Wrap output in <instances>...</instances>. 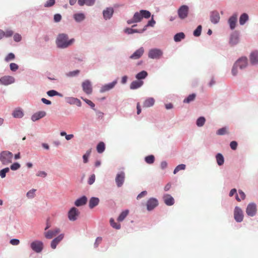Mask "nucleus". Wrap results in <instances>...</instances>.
<instances>
[{
    "mask_svg": "<svg viewBox=\"0 0 258 258\" xmlns=\"http://www.w3.org/2000/svg\"><path fill=\"white\" fill-rule=\"evenodd\" d=\"M74 41V39L69 40L67 34H60L58 35L56 40V44L58 47L64 48L71 45Z\"/></svg>",
    "mask_w": 258,
    "mask_h": 258,
    "instance_id": "1",
    "label": "nucleus"
},
{
    "mask_svg": "<svg viewBox=\"0 0 258 258\" xmlns=\"http://www.w3.org/2000/svg\"><path fill=\"white\" fill-rule=\"evenodd\" d=\"M151 16V13L147 10H141L139 12L135 13L132 19L127 21L128 24L141 22L143 18L148 19Z\"/></svg>",
    "mask_w": 258,
    "mask_h": 258,
    "instance_id": "2",
    "label": "nucleus"
},
{
    "mask_svg": "<svg viewBox=\"0 0 258 258\" xmlns=\"http://www.w3.org/2000/svg\"><path fill=\"white\" fill-rule=\"evenodd\" d=\"M13 154L10 151H4L0 153V161L3 165H8L12 162Z\"/></svg>",
    "mask_w": 258,
    "mask_h": 258,
    "instance_id": "3",
    "label": "nucleus"
},
{
    "mask_svg": "<svg viewBox=\"0 0 258 258\" xmlns=\"http://www.w3.org/2000/svg\"><path fill=\"white\" fill-rule=\"evenodd\" d=\"M247 65V59L246 57L240 58L234 64L232 70V74L233 76L237 75V72H235L236 68H239L240 69L245 68Z\"/></svg>",
    "mask_w": 258,
    "mask_h": 258,
    "instance_id": "4",
    "label": "nucleus"
},
{
    "mask_svg": "<svg viewBox=\"0 0 258 258\" xmlns=\"http://www.w3.org/2000/svg\"><path fill=\"white\" fill-rule=\"evenodd\" d=\"M31 248L36 253H40L43 249V243L39 240H35L30 244Z\"/></svg>",
    "mask_w": 258,
    "mask_h": 258,
    "instance_id": "5",
    "label": "nucleus"
},
{
    "mask_svg": "<svg viewBox=\"0 0 258 258\" xmlns=\"http://www.w3.org/2000/svg\"><path fill=\"white\" fill-rule=\"evenodd\" d=\"M162 54L163 52L160 49H152L149 51L148 56L152 59H159Z\"/></svg>",
    "mask_w": 258,
    "mask_h": 258,
    "instance_id": "6",
    "label": "nucleus"
},
{
    "mask_svg": "<svg viewBox=\"0 0 258 258\" xmlns=\"http://www.w3.org/2000/svg\"><path fill=\"white\" fill-rule=\"evenodd\" d=\"M188 13V7L186 5L181 6L178 10V15L181 19L187 17Z\"/></svg>",
    "mask_w": 258,
    "mask_h": 258,
    "instance_id": "7",
    "label": "nucleus"
},
{
    "mask_svg": "<svg viewBox=\"0 0 258 258\" xmlns=\"http://www.w3.org/2000/svg\"><path fill=\"white\" fill-rule=\"evenodd\" d=\"M234 219L237 222H241L243 219V214L242 210L238 207H236L234 211Z\"/></svg>",
    "mask_w": 258,
    "mask_h": 258,
    "instance_id": "8",
    "label": "nucleus"
},
{
    "mask_svg": "<svg viewBox=\"0 0 258 258\" xmlns=\"http://www.w3.org/2000/svg\"><path fill=\"white\" fill-rule=\"evenodd\" d=\"M79 214V210L76 208L73 207L68 212V218L71 221H75L77 220Z\"/></svg>",
    "mask_w": 258,
    "mask_h": 258,
    "instance_id": "9",
    "label": "nucleus"
},
{
    "mask_svg": "<svg viewBox=\"0 0 258 258\" xmlns=\"http://www.w3.org/2000/svg\"><path fill=\"white\" fill-rule=\"evenodd\" d=\"M15 82V78L10 76H5L0 78V83L2 85L7 86Z\"/></svg>",
    "mask_w": 258,
    "mask_h": 258,
    "instance_id": "10",
    "label": "nucleus"
},
{
    "mask_svg": "<svg viewBox=\"0 0 258 258\" xmlns=\"http://www.w3.org/2000/svg\"><path fill=\"white\" fill-rule=\"evenodd\" d=\"M158 205V201L155 198H150L146 203L147 209L148 211H152Z\"/></svg>",
    "mask_w": 258,
    "mask_h": 258,
    "instance_id": "11",
    "label": "nucleus"
},
{
    "mask_svg": "<svg viewBox=\"0 0 258 258\" xmlns=\"http://www.w3.org/2000/svg\"><path fill=\"white\" fill-rule=\"evenodd\" d=\"M256 211V205L254 203H250L246 208V213L247 215L252 217L255 215Z\"/></svg>",
    "mask_w": 258,
    "mask_h": 258,
    "instance_id": "12",
    "label": "nucleus"
},
{
    "mask_svg": "<svg viewBox=\"0 0 258 258\" xmlns=\"http://www.w3.org/2000/svg\"><path fill=\"white\" fill-rule=\"evenodd\" d=\"M125 180V173L124 172L121 171L117 173L115 177V182L117 186L119 187H121Z\"/></svg>",
    "mask_w": 258,
    "mask_h": 258,
    "instance_id": "13",
    "label": "nucleus"
},
{
    "mask_svg": "<svg viewBox=\"0 0 258 258\" xmlns=\"http://www.w3.org/2000/svg\"><path fill=\"white\" fill-rule=\"evenodd\" d=\"M60 230L59 228H56L53 230H49L47 232H44L45 237L47 239H51L53 237L56 236Z\"/></svg>",
    "mask_w": 258,
    "mask_h": 258,
    "instance_id": "14",
    "label": "nucleus"
},
{
    "mask_svg": "<svg viewBox=\"0 0 258 258\" xmlns=\"http://www.w3.org/2000/svg\"><path fill=\"white\" fill-rule=\"evenodd\" d=\"M82 88L83 91L87 94H90L92 92V88L91 86V84L89 81L86 80L83 82L82 83Z\"/></svg>",
    "mask_w": 258,
    "mask_h": 258,
    "instance_id": "15",
    "label": "nucleus"
},
{
    "mask_svg": "<svg viewBox=\"0 0 258 258\" xmlns=\"http://www.w3.org/2000/svg\"><path fill=\"white\" fill-rule=\"evenodd\" d=\"M144 52V49L143 47H141L131 55L130 58L133 59H139L143 55Z\"/></svg>",
    "mask_w": 258,
    "mask_h": 258,
    "instance_id": "16",
    "label": "nucleus"
},
{
    "mask_svg": "<svg viewBox=\"0 0 258 258\" xmlns=\"http://www.w3.org/2000/svg\"><path fill=\"white\" fill-rule=\"evenodd\" d=\"M239 42V35L236 32H233L230 36L229 43L231 46L237 44Z\"/></svg>",
    "mask_w": 258,
    "mask_h": 258,
    "instance_id": "17",
    "label": "nucleus"
},
{
    "mask_svg": "<svg viewBox=\"0 0 258 258\" xmlns=\"http://www.w3.org/2000/svg\"><path fill=\"white\" fill-rule=\"evenodd\" d=\"M220 15L217 11H213L210 14L211 21L214 24H217L219 22Z\"/></svg>",
    "mask_w": 258,
    "mask_h": 258,
    "instance_id": "18",
    "label": "nucleus"
},
{
    "mask_svg": "<svg viewBox=\"0 0 258 258\" xmlns=\"http://www.w3.org/2000/svg\"><path fill=\"white\" fill-rule=\"evenodd\" d=\"M64 237V234H61L57 237L53 239L51 242V247L52 249H55L57 245L62 240Z\"/></svg>",
    "mask_w": 258,
    "mask_h": 258,
    "instance_id": "19",
    "label": "nucleus"
},
{
    "mask_svg": "<svg viewBox=\"0 0 258 258\" xmlns=\"http://www.w3.org/2000/svg\"><path fill=\"white\" fill-rule=\"evenodd\" d=\"M116 83L117 80H115L110 83L103 85L100 89V92L103 93L109 91L114 88Z\"/></svg>",
    "mask_w": 258,
    "mask_h": 258,
    "instance_id": "20",
    "label": "nucleus"
},
{
    "mask_svg": "<svg viewBox=\"0 0 258 258\" xmlns=\"http://www.w3.org/2000/svg\"><path fill=\"white\" fill-rule=\"evenodd\" d=\"M249 59L251 64L254 65L258 63V51H255L252 52L249 56Z\"/></svg>",
    "mask_w": 258,
    "mask_h": 258,
    "instance_id": "21",
    "label": "nucleus"
},
{
    "mask_svg": "<svg viewBox=\"0 0 258 258\" xmlns=\"http://www.w3.org/2000/svg\"><path fill=\"white\" fill-rule=\"evenodd\" d=\"M46 112L44 111H41L34 113L31 117V119L35 121L46 115Z\"/></svg>",
    "mask_w": 258,
    "mask_h": 258,
    "instance_id": "22",
    "label": "nucleus"
},
{
    "mask_svg": "<svg viewBox=\"0 0 258 258\" xmlns=\"http://www.w3.org/2000/svg\"><path fill=\"white\" fill-rule=\"evenodd\" d=\"M113 13V9L112 8H108L103 12L104 18L106 20L110 19Z\"/></svg>",
    "mask_w": 258,
    "mask_h": 258,
    "instance_id": "23",
    "label": "nucleus"
},
{
    "mask_svg": "<svg viewBox=\"0 0 258 258\" xmlns=\"http://www.w3.org/2000/svg\"><path fill=\"white\" fill-rule=\"evenodd\" d=\"M164 202L167 206H172L174 203V199L169 195H166L163 197Z\"/></svg>",
    "mask_w": 258,
    "mask_h": 258,
    "instance_id": "24",
    "label": "nucleus"
},
{
    "mask_svg": "<svg viewBox=\"0 0 258 258\" xmlns=\"http://www.w3.org/2000/svg\"><path fill=\"white\" fill-rule=\"evenodd\" d=\"M237 15H233L228 20V23L231 29H234L236 26Z\"/></svg>",
    "mask_w": 258,
    "mask_h": 258,
    "instance_id": "25",
    "label": "nucleus"
},
{
    "mask_svg": "<svg viewBox=\"0 0 258 258\" xmlns=\"http://www.w3.org/2000/svg\"><path fill=\"white\" fill-rule=\"evenodd\" d=\"M155 103V99L152 97L147 98L143 103V107L148 108L153 106Z\"/></svg>",
    "mask_w": 258,
    "mask_h": 258,
    "instance_id": "26",
    "label": "nucleus"
},
{
    "mask_svg": "<svg viewBox=\"0 0 258 258\" xmlns=\"http://www.w3.org/2000/svg\"><path fill=\"white\" fill-rule=\"evenodd\" d=\"M87 201V198L85 196H83L75 201V205L77 207L85 205Z\"/></svg>",
    "mask_w": 258,
    "mask_h": 258,
    "instance_id": "27",
    "label": "nucleus"
},
{
    "mask_svg": "<svg viewBox=\"0 0 258 258\" xmlns=\"http://www.w3.org/2000/svg\"><path fill=\"white\" fill-rule=\"evenodd\" d=\"M99 200L97 198L92 197L89 201V206L90 209H93L98 205Z\"/></svg>",
    "mask_w": 258,
    "mask_h": 258,
    "instance_id": "28",
    "label": "nucleus"
},
{
    "mask_svg": "<svg viewBox=\"0 0 258 258\" xmlns=\"http://www.w3.org/2000/svg\"><path fill=\"white\" fill-rule=\"evenodd\" d=\"M95 0H78V4L80 6H83L85 4L91 6L94 4Z\"/></svg>",
    "mask_w": 258,
    "mask_h": 258,
    "instance_id": "29",
    "label": "nucleus"
},
{
    "mask_svg": "<svg viewBox=\"0 0 258 258\" xmlns=\"http://www.w3.org/2000/svg\"><path fill=\"white\" fill-rule=\"evenodd\" d=\"M143 84L142 81H133L130 85V88L131 89H136L140 87Z\"/></svg>",
    "mask_w": 258,
    "mask_h": 258,
    "instance_id": "30",
    "label": "nucleus"
},
{
    "mask_svg": "<svg viewBox=\"0 0 258 258\" xmlns=\"http://www.w3.org/2000/svg\"><path fill=\"white\" fill-rule=\"evenodd\" d=\"M185 38V34L183 32L176 34L174 36V40L175 42H179Z\"/></svg>",
    "mask_w": 258,
    "mask_h": 258,
    "instance_id": "31",
    "label": "nucleus"
},
{
    "mask_svg": "<svg viewBox=\"0 0 258 258\" xmlns=\"http://www.w3.org/2000/svg\"><path fill=\"white\" fill-rule=\"evenodd\" d=\"M105 149V144L103 142H100L97 146L96 149L99 153H103Z\"/></svg>",
    "mask_w": 258,
    "mask_h": 258,
    "instance_id": "32",
    "label": "nucleus"
},
{
    "mask_svg": "<svg viewBox=\"0 0 258 258\" xmlns=\"http://www.w3.org/2000/svg\"><path fill=\"white\" fill-rule=\"evenodd\" d=\"M23 115V111L20 109H15L13 113V116L15 118H21Z\"/></svg>",
    "mask_w": 258,
    "mask_h": 258,
    "instance_id": "33",
    "label": "nucleus"
},
{
    "mask_svg": "<svg viewBox=\"0 0 258 258\" xmlns=\"http://www.w3.org/2000/svg\"><path fill=\"white\" fill-rule=\"evenodd\" d=\"M248 16L246 13L242 14L239 18V23L240 25H243L248 20Z\"/></svg>",
    "mask_w": 258,
    "mask_h": 258,
    "instance_id": "34",
    "label": "nucleus"
},
{
    "mask_svg": "<svg viewBox=\"0 0 258 258\" xmlns=\"http://www.w3.org/2000/svg\"><path fill=\"white\" fill-rule=\"evenodd\" d=\"M245 198V195L241 190H238V195H236V200L238 202H240L241 200H244Z\"/></svg>",
    "mask_w": 258,
    "mask_h": 258,
    "instance_id": "35",
    "label": "nucleus"
},
{
    "mask_svg": "<svg viewBox=\"0 0 258 258\" xmlns=\"http://www.w3.org/2000/svg\"><path fill=\"white\" fill-rule=\"evenodd\" d=\"M74 18L77 22L82 21L85 19V15L83 13H77L74 15Z\"/></svg>",
    "mask_w": 258,
    "mask_h": 258,
    "instance_id": "36",
    "label": "nucleus"
},
{
    "mask_svg": "<svg viewBox=\"0 0 258 258\" xmlns=\"http://www.w3.org/2000/svg\"><path fill=\"white\" fill-rule=\"evenodd\" d=\"M128 210H125L121 213V214L119 215L117 218V221L119 222L122 221L127 216V215L128 214Z\"/></svg>",
    "mask_w": 258,
    "mask_h": 258,
    "instance_id": "37",
    "label": "nucleus"
},
{
    "mask_svg": "<svg viewBox=\"0 0 258 258\" xmlns=\"http://www.w3.org/2000/svg\"><path fill=\"white\" fill-rule=\"evenodd\" d=\"M148 75L147 72L145 71H142L136 75V78L138 80L144 79Z\"/></svg>",
    "mask_w": 258,
    "mask_h": 258,
    "instance_id": "38",
    "label": "nucleus"
},
{
    "mask_svg": "<svg viewBox=\"0 0 258 258\" xmlns=\"http://www.w3.org/2000/svg\"><path fill=\"white\" fill-rule=\"evenodd\" d=\"M216 160L219 165L221 166L223 164L224 160V157L221 154L218 153L216 155Z\"/></svg>",
    "mask_w": 258,
    "mask_h": 258,
    "instance_id": "39",
    "label": "nucleus"
},
{
    "mask_svg": "<svg viewBox=\"0 0 258 258\" xmlns=\"http://www.w3.org/2000/svg\"><path fill=\"white\" fill-rule=\"evenodd\" d=\"M196 96V95L194 93L190 94L187 98L184 99L183 102L185 103H189L195 100Z\"/></svg>",
    "mask_w": 258,
    "mask_h": 258,
    "instance_id": "40",
    "label": "nucleus"
},
{
    "mask_svg": "<svg viewBox=\"0 0 258 258\" xmlns=\"http://www.w3.org/2000/svg\"><path fill=\"white\" fill-rule=\"evenodd\" d=\"M155 21L153 19V16H152V19L150 20L148 22L147 24L144 26V28L142 30H141V32H143L144 31H145L147 29V28L149 26L153 27L155 24Z\"/></svg>",
    "mask_w": 258,
    "mask_h": 258,
    "instance_id": "41",
    "label": "nucleus"
},
{
    "mask_svg": "<svg viewBox=\"0 0 258 258\" xmlns=\"http://www.w3.org/2000/svg\"><path fill=\"white\" fill-rule=\"evenodd\" d=\"M124 32H125V33L128 34H133L134 33H142L143 32H141V30H139L137 29H134L129 28H126L125 29H124Z\"/></svg>",
    "mask_w": 258,
    "mask_h": 258,
    "instance_id": "42",
    "label": "nucleus"
},
{
    "mask_svg": "<svg viewBox=\"0 0 258 258\" xmlns=\"http://www.w3.org/2000/svg\"><path fill=\"white\" fill-rule=\"evenodd\" d=\"M91 153V149L88 150L86 153L83 156L84 163H86L88 161V158Z\"/></svg>",
    "mask_w": 258,
    "mask_h": 258,
    "instance_id": "43",
    "label": "nucleus"
},
{
    "mask_svg": "<svg viewBox=\"0 0 258 258\" xmlns=\"http://www.w3.org/2000/svg\"><path fill=\"white\" fill-rule=\"evenodd\" d=\"M155 161V157L153 155H149L145 157V161L148 164H152Z\"/></svg>",
    "mask_w": 258,
    "mask_h": 258,
    "instance_id": "44",
    "label": "nucleus"
},
{
    "mask_svg": "<svg viewBox=\"0 0 258 258\" xmlns=\"http://www.w3.org/2000/svg\"><path fill=\"white\" fill-rule=\"evenodd\" d=\"M110 223L111 226L116 229H119L120 228V224L115 222L114 220L112 218L110 219Z\"/></svg>",
    "mask_w": 258,
    "mask_h": 258,
    "instance_id": "45",
    "label": "nucleus"
},
{
    "mask_svg": "<svg viewBox=\"0 0 258 258\" xmlns=\"http://www.w3.org/2000/svg\"><path fill=\"white\" fill-rule=\"evenodd\" d=\"M205 121L206 119L205 117H200L197 120V125L198 126H202L204 124Z\"/></svg>",
    "mask_w": 258,
    "mask_h": 258,
    "instance_id": "46",
    "label": "nucleus"
},
{
    "mask_svg": "<svg viewBox=\"0 0 258 258\" xmlns=\"http://www.w3.org/2000/svg\"><path fill=\"white\" fill-rule=\"evenodd\" d=\"M185 168V165L181 164L180 165H178L176 166V167L174 169L173 173L176 174L177 172H178L179 171L181 170H184Z\"/></svg>",
    "mask_w": 258,
    "mask_h": 258,
    "instance_id": "47",
    "label": "nucleus"
},
{
    "mask_svg": "<svg viewBox=\"0 0 258 258\" xmlns=\"http://www.w3.org/2000/svg\"><path fill=\"white\" fill-rule=\"evenodd\" d=\"M15 58V54L13 53H10L5 57V60L6 61L9 62L11 60L14 59Z\"/></svg>",
    "mask_w": 258,
    "mask_h": 258,
    "instance_id": "48",
    "label": "nucleus"
},
{
    "mask_svg": "<svg viewBox=\"0 0 258 258\" xmlns=\"http://www.w3.org/2000/svg\"><path fill=\"white\" fill-rule=\"evenodd\" d=\"M227 133V128L226 127L219 129L217 132L218 135H224Z\"/></svg>",
    "mask_w": 258,
    "mask_h": 258,
    "instance_id": "49",
    "label": "nucleus"
},
{
    "mask_svg": "<svg viewBox=\"0 0 258 258\" xmlns=\"http://www.w3.org/2000/svg\"><path fill=\"white\" fill-rule=\"evenodd\" d=\"M10 171V169L8 167H6L4 169H3L0 171V176L2 178H4L6 177V174Z\"/></svg>",
    "mask_w": 258,
    "mask_h": 258,
    "instance_id": "50",
    "label": "nucleus"
},
{
    "mask_svg": "<svg viewBox=\"0 0 258 258\" xmlns=\"http://www.w3.org/2000/svg\"><path fill=\"white\" fill-rule=\"evenodd\" d=\"M202 31V26L199 25L198 26L197 29L194 32V35L195 36H199L201 34Z\"/></svg>",
    "mask_w": 258,
    "mask_h": 258,
    "instance_id": "51",
    "label": "nucleus"
},
{
    "mask_svg": "<svg viewBox=\"0 0 258 258\" xmlns=\"http://www.w3.org/2000/svg\"><path fill=\"white\" fill-rule=\"evenodd\" d=\"M47 94L48 96H51V97L56 96V95L61 96L58 92H57V91L53 90L48 91L47 92Z\"/></svg>",
    "mask_w": 258,
    "mask_h": 258,
    "instance_id": "52",
    "label": "nucleus"
},
{
    "mask_svg": "<svg viewBox=\"0 0 258 258\" xmlns=\"http://www.w3.org/2000/svg\"><path fill=\"white\" fill-rule=\"evenodd\" d=\"M35 191H36V189H32L29 190L27 193V197L28 198H34V196H35Z\"/></svg>",
    "mask_w": 258,
    "mask_h": 258,
    "instance_id": "53",
    "label": "nucleus"
},
{
    "mask_svg": "<svg viewBox=\"0 0 258 258\" xmlns=\"http://www.w3.org/2000/svg\"><path fill=\"white\" fill-rule=\"evenodd\" d=\"M55 4V0H48L44 5L45 7H50L53 6Z\"/></svg>",
    "mask_w": 258,
    "mask_h": 258,
    "instance_id": "54",
    "label": "nucleus"
},
{
    "mask_svg": "<svg viewBox=\"0 0 258 258\" xmlns=\"http://www.w3.org/2000/svg\"><path fill=\"white\" fill-rule=\"evenodd\" d=\"M20 167V165L18 163H14V164H12L11 166V169L12 170H16L18 169Z\"/></svg>",
    "mask_w": 258,
    "mask_h": 258,
    "instance_id": "55",
    "label": "nucleus"
},
{
    "mask_svg": "<svg viewBox=\"0 0 258 258\" xmlns=\"http://www.w3.org/2000/svg\"><path fill=\"white\" fill-rule=\"evenodd\" d=\"M87 104L90 105L92 108L94 109L95 107V104L93 103L91 100H88L87 99H84L83 98H81Z\"/></svg>",
    "mask_w": 258,
    "mask_h": 258,
    "instance_id": "56",
    "label": "nucleus"
},
{
    "mask_svg": "<svg viewBox=\"0 0 258 258\" xmlns=\"http://www.w3.org/2000/svg\"><path fill=\"white\" fill-rule=\"evenodd\" d=\"M10 69L12 71H16L18 69V66L15 63H11L10 65Z\"/></svg>",
    "mask_w": 258,
    "mask_h": 258,
    "instance_id": "57",
    "label": "nucleus"
},
{
    "mask_svg": "<svg viewBox=\"0 0 258 258\" xmlns=\"http://www.w3.org/2000/svg\"><path fill=\"white\" fill-rule=\"evenodd\" d=\"M14 32L11 30H7L5 32L4 31V36L6 37H11L13 35Z\"/></svg>",
    "mask_w": 258,
    "mask_h": 258,
    "instance_id": "58",
    "label": "nucleus"
},
{
    "mask_svg": "<svg viewBox=\"0 0 258 258\" xmlns=\"http://www.w3.org/2000/svg\"><path fill=\"white\" fill-rule=\"evenodd\" d=\"M79 73H80L79 70H76V71L70 72L68 74V76H70V77L75 76L77 75L78 74H79Z\"/></svg>",
    "mask_w": 258,
    "mask_h": 258,
    "instance_id": "59",
    "label": "nucleus"
},
{
    "mask_svg": "<svg viewBox=\"0 0 258 258\" xmlns=\"http://www.w3.org/2000/svg\"><path fill=\"white\" fill-rule=\"evenodd\" d=\"M61 19V16L60 14H57L54 16V20L56 22H59Z\"/></svg>",
    "mask_w": 258,
    "mask_h": 258,
    "instance_id": "60",
    "label": "nucleus"
},
{
    "mask_svg": "<svg viewBox=\"0 0 258 258\" xmlns=\"http://www.w3.org/2000/svg\"><path fill=\"white\" fill-rule=\"evenodd\" d=\"M230 147L233 150H236L237 147V143L236 141H232L230 144Z\"/></svg>",
    "mask_w": 258,
    "mask_h": 258,
    "instance_id": "61",
    "label": "nucleus"
},
{
    "mask_svg": "<svg viewBox=\"0 0 258 258\" xmlns=\"http://www.w3.org/2000/svg\"><path fill=\"white\" fill-rule=\"evenodd\" d=\"M19 243L20 241L17 239H13L10 240V243L13 245H17Z\"/></svg>",
    "mask_w": 258,
    "mask_h": 258,
    "instance_id": "62",
    "label": "nucleus"
},
{
    "mask_svg": "<svg viewBox=\"0 0 258 258\" xmlns=\"http://www.w3.org/2000/svg\"><path fill=\"white\" fill-rule=\"evenodd\" d=\"M14 39L16 42H19L21 40V36L20 34L16 33L14 36Z\"/></svg>",
    "mask_w": 258,
    "mask_h": 258,
    "instance_id": "63",
    "label": "nucleus"
},
{
    "mask_svg": "<svg viewBox=\"0 0 258 258\" xmlns=\"http://www.w3.org/2000/svg\"><path fill=\"white\" fill-rule=\"evenodd\" d=\"M95 180V175H94V174H93V175H92L90 177V178H89V180H88V183H89V184H93V183L94 182Z\"/></svg>",
    "mask_w": 258,
    "mask_h": 258,
    "instance_id": "64",
    "label": "nucleus"
}]
</instances>
